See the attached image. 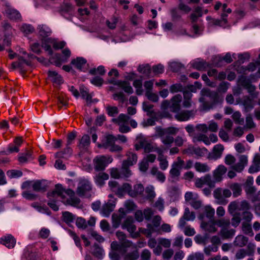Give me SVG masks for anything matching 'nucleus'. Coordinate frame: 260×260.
Here are the masks:
<instances>
[{"mask_svg": "<svg viewBox=\"0 0 260 260\" xmlns=\"http://www.w3.org/2000/svg\"><path fill=\"white\" fill-rule=\"evenodd\" d=\"M116 236L119 243L116 241L111 243V251L109 256L112 260H120L121 256L127 252V248L136 249L137 246L126 239V235L123 232L118 231L116 233Z\"/></svg>", "mask_w": 260, "mask_h": 260, "instance_id": "f257e3e1", "label": "nucleus"}, {"mask_svg": "<svg viewBox=\"0 0 260 260\" xmlns=\"http://www.w3.org/2000/svg\"><path fill=\"white\" fill-rule=\"evenodd\" d=\"M76 193L81 198L91 197L92 194V185L91 182L85 178L81 179L78 184Z\"/></svg>", "mask_w": 260, "mask_h": 260, "instance_id": "f03ea898", "label": "nucleus"}, {"mask_svg": "<svg viewBox=\"0 0 260 260\" xmlns=\"http://www.w3.org/2000/svg\"><path fill=\"white\" fill-rule=\"evenodd\" d=\"M108 184L111 190L119 197H122L126 193L129 194L132 188L128 183H125L120 185L116 181H110Z\"/></svg>", "mask_w": 260, "mask_h": 260, "instance_id": "7ed1b4c3", "label": "nucleus"}, {"mask_svg": "<svg viewBox=\"0 0 260 260\" xmlns=\"http://www.w3.org/2000/svg\"><path fill=\"white\" fill-rule=\"evenodd\" d=\"M64 193L69 196L70 198L75 195V192L73 190L71 189L65 190L61 184H58L55 185V189L53 191L48 193V197L51 199L52 197H55L57 196L63 199L64 198Z\"/></svg>", "mask_w": 260, "mask_h": 260, "instance_id": "20e7f679", "label": "nucleus"}, {"mask_svg": "<svg viewBox=\"0 0 260 260\" xmlns=\"http://www.w3.org/2000/svg\"><path fill=\"white\" fill-rule=\"evenodd\" d=\"M112 161L113 158L111 156L105 155L96 156L93 160L94 169L98 171L104 170Z\"/></svg>", "mask_w": 260, "mask_h": 260, "instance_id": "39448f33", "label": "nucleus"}, {"mask_svg": "<svg viewBox=\"0 0 260 260\" xmlns=\"http://www.w3.org/2000/svg\"><path fill=\"white\" fill-rule=\"evenodd\" d=\"M122 229L126 230L130 234L131 237L133 238H138L139 233L136 232V226L134 224V219L132 216H128L124 220L121 225Z\"/></svg>", "mask_w": 260, "mask_h": 260, "instance_id": "423d86ee", "label": "nucleus"}, {"mask_svg": "<svg viewBox=\"0 0 260 260\" xmlns=\"http://www.w3.org/2000/svg\"><path fill=\"white\" fill-rule=\"evenodd\" d=\"M249 208V205L246 201H233L229 205L228 211L230 214H233L235 211H247Z\"/></svg>", "mask_w": 260, "mask_h": 260, "instance_id": "0eeeda50", "label": "nucleus"}, {"mask_svg": "<svg viewBox=\"0 0 260 260\" xmlns=\"http://www.w3.org/2000/svg\"><path fill=\"white\" fill-rule=\"evenodd\" d=\"M117 140L116 137L109 135L106 137L105 141L103 143L102 146L105 148L109 149L111 152L120 151L122 150V147L115 144Z\"/></svg>", "mask_w": 260, "mask_h": 260, "instance_id": "6e6552de", "label": "nucleus"}, {"mask_svg": "<svg viewBox=\"0 0 260 260\" xmlns=\"http://www.w3.org/2000/svg\"><path fill=\"white\" fill-rule=\"evenodd\" d=\"M237 102L243 106L245 112L251 111L255 106L254 100L247 95L243 96L242 98L239 99V100H237Z\"/></svg>", "mask_w": 260, "mask_h": 260, "instance_id": "1a4fd4ad", "label": "nucleus"}, {"mask_svg": "<svg viewBox=\"0 0 260 260\" xmlns=\"http://www.w3.org/2000/svg\"><path fill=\"white\" fill-rule=\"evenodd\" d=\"M156 133L157 136L160 138L161 142L166 146V148H170L174 141V138L171 135L160 132V130L156 128Z\"/></svg>", "mask_w": 260, "mask_h": 260, "instance_id": "9d476101", "label": "nucleus"}, {"mask_svg": "<svg viewBox=\"0 0 260 260\" xmlns=\"http://www.w3.org/2000/svg\"><path fill=\"white\" fill-rule=\"evenodd\" d=\"M71 64H73L77 70L86 72L88 69V64L86 60L82 57H78L75 59H73L71 61Z\"/></svg>", "mask_w": 260, "mask_h": 260, "instance_id": "9b49d317", "label": "nucleus"}, {"mask_svg": "<svg viewBox=\"0 0 260 260\" xmlns=\"http://www.w3.org/2000/svg\"><path fill=\"white\" fill-rule=\"evenodd\" d=\"M126 212L123 208L119 209V212L114 213L112 216V226L114 228L116 229L121 224L122 219L125 217Z\"/></svg>", "mask_w": 260, "mask_h": 260, "instance_id": "f8f14e48", "label": "nucleus"}, {"mask_svg": "<svg viewBox=\"0 0 260 260\" xmlns=\"http://www.w3.org/2000/svg\"><path fill=\"white\" fill-rule=\"evenodd\" d=\"M182 100L181 94H178L174 96L170 100V109L171 111L176 113L180 109V103Z\"/></svg>", "mask_w": 260, "mask_h": 260, "instance_id": "ddd939ff", "label": "nucleus"}, {"mask_svg": "<svg viewBox=\"0 0 260 260\" xmlns=\"http://www.w3.org/2000/svg\"><path fill=\"white\" fill-rule=\"evenodd\" d=\"M115 207V202L112 200H109L103 205L101 210V213L105 217H108L114 210Z\"/></svg>", "mask_w": 260, "mask_h": 260, "instance_id": "4468645a", "label": "nucleus"}, {"mask_svg": "<svg viewBox=\"0 0 260 260\" xmlns=\"http://www.w3.org/2000/svg\"><path fill=\"white\" fill-rule=\"evenodd\" d=\"M109 82L118 86L121 88L125 92L128 94H132L134 92L133 89L131 86L130 83L126 81H116L113 79H111L109 81Z\"/></svg>", "mask_w": 260, "mask_h": 260, "instance_id": "2eb2a0df", "label": "nucleus"}, {"mask_svg": "<svg viewBox=\"0 0 260 260\" xmlns=\"http://www.w3.org/2000/svg\"><path fill=\"white\" fill-rule=\"evenodd\" d=\"M227 171L226 168L223 165H219L213 172V176L216 182H220L223 179V176Z\"/></svg>", "mask_w": 260, "mask_h": 260, "instance_id": "dca6fc26", "label": "nucleus"}, {"mask_svg": "<svg viewBox=\"0 0 260 260\" xmlns=\"http://www.w3.org/2000/svg\"><path fill=\"white\" fill-rule=\"evenodd\" d=\"M248 158L246 155H241L239 157V161L238 163L232 166V169L237 172H241L245 167L247 165Z\"/></svg>", "mask_w": 260, "mask_h": 260, "instance_id": "f3484780", "label": "nucleus"}, {"mask_svg": "<svg viewBox=\"0 0 260 260\" xmlns=\"http://www.w3.org/2000/svg\"><path fill=\"white\" fill-rule=\"evenodd\" d=\"M5 14L9 19L14 20H18L21 18L20 13L17 10L9 6L6 8Z\"/></svg>", "mask_w": 260, "mask_h": 260, "instance_id": "a211bd4d", "label": "nucleus"}, {"mask_svg": "<svg viewBox=\"0 0 260 260\" xmlns=\"http://www.w3.org/2000/svg\"><path fill=\"white\" fill-rule=\"evenodd\" d=\"M16 240L11 235H8L0 239V244L5 245L9 248H13L16 244Z\"/></svg>", "mask_w": 260, "mask_h": 260, "instance_id": "6ab92c4d", "label": "nucleus"}, {"mask_svg": "<svg viewBox=\"0 0 260 260\" xmlns=\"http://www.w3.org/2000/svg\"><path fill=\"white\" fill-rule=\"evenodd\" d=\"M31 186L34 191L39 192L46 191L48 185L46 181L38 180L33 181Z\"/></svg>", "mask_w": 260, "mask_h": 260, "instance_id": "aec40b11", "label": "nucleus"}, {"mask_svg": "<svg viewBox=\"0 0 260 260\" xmlns=\"http://www.w3.org/2000/svg\"><path fill=\"white\" fill-rule=\"evenodd\" d=\"M165 149L162 148L158 147L157 145L154 143L148 142L146 145L144 151L145 153H149L151 152H156L158 154H160L164 153Z\"/></svg>", "mask_w": 260, "mask_h": 260, "instance_id": "412c9836", "label": "nucleus"}, {"mask_svg": "<svg viewBox=\"0 0 260 260\" xmlns=\"http://www.w3.org/2000/svg\"><path fill=\"white\" fill-rule=\"evenodd\" d=\"M34 158L32 151L27 150L19 154L18 160L20 163L24 164L32 160Z\"/></svg>", "mask_w": 260, "mask_h": 260, "instance_id": "4be33fe9", "label": "nucleus"}, {"mask_svg": "<svg viewBox=\"0 0 260 260\" xmlns=\"http://www.w3.org/2000/svg\"><path fill=\"white\" fill-rule=\"evenodd\" d=\"M260 170V155L256 154L254 157L253 163L249 168V173L252 174Z\"/></svg>", "mask_w": 260, "mask_h": 260, "instance_id": "5701e85b", "label": "nucleus"}, {"mask_svg": "<svg viewBox=\"0 0 260 260\" xmlns=\"http://www.w3.org/2000/svg\"><path fill=\"white\" fill-rule=\"evenodd\" d=\"M193 116V111H184L177 114L175 118L180 121H187Z\"/></svg>", "mask_w": 260, "mask_h": 260, "instance_id": "b1692460", "label": "nucleus"}, {"mask_svg": "<svg viewBox=\"0 0 260 260\" xmlns=\"http://www.w3.org/2000/svg\"><path fill=\"white\" fill-rule=\"evenodd\" d=\"M37 29L39 35L43 38L50 36L52 32L51 29L45 24L39 25Z\"/></svg>", "mask_w": 260, "mask_h": 260, "instance_id": "393cba45", "label": "nucleus"}, {"mask_svg": "<svg viewBox=\"0 0 260 260\" xmlns=\"http://www.w3.org/2000/svg\"><path fill=\"white\" fill-rule=\"evenodd\" d=\"M215 222L210 221L208 222L203 221L201 223V226L205 231L209 233H214L217 231V229L215 227Z\"/></svg>", "mask_w": 260, "mask_h": 260, "instance_id": "a878e982", "label": "nucleus"}, {"mask_svg": "<svg viewBox=\"0 0 260 260\" xmlns=\"http://www.w3.org/2000/svg\"><path fill=\"white\" fill-rule=\"evenodd\" d=\"M147 139L143 136L137 137L136 143L135 144V149L139 150L142 148L144 149L147 143Z\"/></svg>", "mask_w": 260, "mask_h": 260, "instance_id": "bb28decb", "label": "nucleus"}, {"mask_svg": "<svg viewBox=\"0 0 260 260\" xmlns=\"http://www.w3.org/2000/svg\"><path fill=\"white\" fill-rule=\"evenodd\" d=\"M222 190L221 188H217L214 191V197L217 200L218 204L225 205L227 202L222 197Z\"/></svg>", "mask_w": 260, "mask_h": 260, "instance_id": "cd10ccee", "label": "nucleus"}, {"mask_svg": "<svg viewBox=\"0 0 260 260\" xmlns=\"http://www.w3.org/2000/svg\"><path fill=\"white\" fill-rule=\"evenodd\" d=\"M229 187L232 190L234 197L236 198L241 195L242 192V186L240 184L233 183L230 184Z\"/></svg>", "mask_w": 260, "mask_h": 260, "instance_id": "c85d7f7f", "label": "nucleus"}, {"mask_svg": "<svg viewBox=\"0 0 260 260\" xmlns=\"http://www.w3.org/2000/svg\"><path fill=\"white\" fill-rule=\"evenodd\" d=\"M109 175L105 173H100L95 176L94 180L97 185L102 186L105 184V181L108 180Z\"/></svg>", "mask_w": 260, "mask_h": 260, "instance_id": "c756f323", "label": "nucleus"}, {"mask_svg": "<svg viewBox=\"0 0 260 260\" xmlns=\"http://www.w3.org/2000/svg\"><path fill=\"white\" fill-rule=\"evenodd\" d=\"M224 147L221 144L216 145L213 148L212 157L214 159L219 158L222 154Z\"/></svg>", "mask_w": 260, "mask_h": 260, "instance_id": "7c9ffc66", "label": "nucleus"}, {"mask_svg": "<svg viewBox=\"0 0 260 260\" xmlns=\"http://www.w3.org/2000/svg\"><path fill=\"white\" fill-rule=\"evenodd\" d=\"M48 76L51 78V81L56 84L59 85L63 82L61 76L55 71H49Z\"/></svg>", "mask_w": 260, "mask_h": 260, "instance_id": "2f4dec72", "label": "nucleus"}, {"mask_svg": "<svg viewBox=\"0 0 260 260\" xmlns=\"http://www.w3.org/2000/svg\"><path fill=\"white\" fill-rule=\"evenodd\" d=\"M195 170L200 173H206L210 171V167L207 164L196 162L194 166Z\"/></svg>", "mask_w": 260, "mask_h": 260, "instance_id": "473e14b6", "label": "nucleus"}, {"mask_svg": "<svg viewBox=\"0 0 260 260\" xmlns=\"http://www.w3.org/2000/svg\"><path fill=\"white\" fill-rule=\"evenodd\" d=\"M151 173L152 175L155 176L159 181L162 183L166 180V176L164 173L159 171L156 167H153L151 169Z\"/></svg>", "mask_w": 260, "mask_h": 260, "instance_id": "72a5a7b5", "label": "nucleus"}, {"mask_svg": "<svg viewBox=\"0 0 260 260\" xmlns=\"http://www.w3.org/2000/svg\"><path fill=\"white\" fill-rule=\"evenodd\" d=\"M235 233V230L234 229H228L226 228H222L220 234L223 239H229L232 238Z\"/></svg>", "mask_w": 260, "mask_h": 260, "instance_id": "f704fd0d", "label": "nucleus"}, {"mask_svg": "<svg viewBox=\"0 0 260 260\" xmlns=\"http://www.w3.org/2000/svg\"><path fill=\"white\" fill-rule=\"evenodd\" d=\"M248 242V238L243 235H238L235 238L234 244L235 246L242 247L245 246Z\"/></svg>", "mask_w": 260, "mask_h": 260, "instance_id": "c9c22d12", "label": "nucleus"}, {"mask_svg": "<svg viewBox=\"0 0 260 260\" xmlns=\"http://www.w3.org/2000/svg\"><path fill=\"white\" fill-rule=\"evenodd\" d=\"M90 143V137L87 135H84L79 141L78 147L80 149H85L87 148Z\"/></svg>", "mask_w": 260, "mask_h": 260, "instance_id": "e433bc0d", "label": "nucleus"}, {"mask_svg": "<svg viewBox=\"0 0 260 260\" xmlns=\"http://www.w3.org/2000/svg\"><path fill=\"white\" fill-rule=\"evenodd\" d=\"M129 119V117L126 115L120 114L117 118H113L112 121L118 125H121V124H128Z\"/></svg>", "mask_w": 260, "mask_h": 260, "instance_id": "4c0bfd02", "label": "nucleus"}, {"mask_svg": "<svg viewBox=\"0 0 260 260\" xmlns=\"http://www.w3.org/2000/svg\"><path fill=\"white\" fill-rule=\"evenodd\" d=\"M144 188L141 184H137L134 187V190L131 189L129 194L133 197H136L139 194H141L144 191Z\"/></svg>", "mask_w": 260, "mask_h": 260, "instance_id": "58836bf2", "label": "nucleus"}, {"mask_svg": "<svg viewBox=\"0 0 260 260\" xmlns=\"http://www.w3.org/2000/svg\"><path fill=\"white\" fill-rule=\"evenodd\" d=\"M126 156L127 157V159L123 161H126L127 164L130 166H133L137 163L138 157L136 154L129 151L126 153Z\"/></svg>", "mask_w": 260, "mask_h": 260, "instance_id": "ea45409f", "label": "nucleus"}, {"mask_svg": "<svg viewBox=\"0 0 260 260\" xmlns=\"http://www.w3.org/2000/svg\"><path fill=\"white\" fill-rule=\"evenodd\" d=\"M131 166L127 164L126 161H123L120 173L121 176L129 177L132 175L131 171L129 169Z\"/></svg>", "mask_w": 260, "mask_h": 260, "instance_id": "a19ab883", "label": "nucleus"}, {"mask_svg": "<svg viewBox=\"0 0 260 260\" xmlns=\"http://www.w3.org/2000/svg\"><path fill=\"white\" fill-rule=\"evenodd\" d=\"M158 155L157 159L159 162V167L162 170H166L169 166L168 161L167 160L166 157L164 156L163 153Z\"/></svg>", "mask_w": 260, "mask_h": 260, "instance_id": "79ce46f5", "label": "nucleus"}, {"mask_svg": "<svg viewBox=\"0 0 260 260\" xmlns=\"http://www.w3.org/2000/svg\"><path fill=\"white\" fill-rule=\"evenodd\" d=\"M156 128L158 129V130H160V132H162L167 134V135H175L179 131V128L173 126L168 127L166 128H162L160 127H156Z\"/></svg>", "mask_w": 260, "mask_h": 260, "instance_id": "37998d69", "label": "nucleus"}, {"mask_svg": "<svg viewBox=\"0 0 260 260\" xmlns=\"http://www.w3.org/2000/svg\"><path fill=\"white\" fill-rule=\"evenodd\" d=\"M134 249L133 251L127 253L126 252L123 254L124 255V260H136L139 257V254L137 248Z\"/></svg>", "mask_w": 260, "mask_h": 260, "instance_id": "c03bdc74", "label": "nucleus"}, {"mask_svg": "<svg viewBox=\"0 0 260 260\" xmlns=\"http://www.w3.org/2000/svg\"><path fill=\"white\" fill-rule=\"evenodd\" d=\"M184 101L183 102V106L185 108H188L191 106V99L192 94L191 92L186 91L183 93Z\"/></svg>", "mask_w": 260, "mask_h": 260, "instance_id": "a18cd8bd", "label": "nucleus"}, {"mask_svg": "<svg viewBox=\"0 0 260 260\" xmlns=\"http://www.w3.org/2000/svg\"><path fill=\"white\" fill-rule=\"evenodd\" d=\"M180 175V171L175 168L171 166L170 171V176L172 181L178 180L179 177Z\"/></svg>", "mask_w": 260, "mask_h": 260, "instance_id": "49530a36", "label": "nucleus"}, {"mask_svg": "<svg viewBox=\"0 0 260 260\" xmlns=\"http://www.w3.org/2000/svg\"><path fill=\"white\" fill-rule=\"evenodd\" d=\"M203 96H208L214 100L217 96V93L216 92L212 91L208 88H204L201 91Z\"/></svg>", "mask_w": 260, "mask_h": 260, "instance_id": "de8ad7c7", "label": "nucleus"}, {"mask_svg": "<svg viewBox=\"0 0 260 260\" xmlns=\"http://www.w3.org/2000/svg\"><path fill=\"white\" fill-rule=\"evenodd\" d=\"M133 86L136 89V93L141 95L143 92L142 88V80L141 79L135 80L133 82Z\"/></svg>", "mask_w": 260, "mask_h": 260, "instance_id": "09e8293b", "label": "nucleus"}, {"mask_svg": "<svg viewBox=\"0 0 260 260\" xmlns=\"http://www.w3.org/2000/svg\"><path fill=\"white\" fill-rule=\"evenodd\" d=\"M192 66L198 70H204L208 66V63L204 61H197L193 62Z\"/></svg>", "mask_w": 260, "mask_h": 260, "instance_id": "8fccbe9b", "label": "nucleus"}, {"mask_svg": "<svg viewBox=\"0 0 260 260\" xmlns=\"http://www.w3.org/2000/svg\"><path fill=\"white\" fill-rule=\"evenodd\" d=\"M50 61L56 66H60L64 62L60 54H55L50 58Z\"/></svg>", "mask_w": 260, "mask_h": 260, "instance_id": "3c124183", "label": "nucleus"}, {"mask_svg": "<svg viewBox=\"0 0 260 260\" xmlns=\"http://www.w3.org/2000/svg\"><path fill=\"white\" fill-rule=\"evenodd\" d=\"M233 215L232 218V224L235 227H237L241 222V215L239 212L235 211L234 213L231 214Z\"/></svg>", "mask_w": 260, "mask_h": 260, "instance_id": "603ef678", "label": "nucleus"}, {"mask_svg": "<svg viewBox=\"0 0 260 260\" xmlns=\"http://www.w3.org/2000/svg\"><path fill=\"white\" fill-rule=\"evenodd\" d=\"M242 230L246 235L250 236H252L254 235L251 226L248 222H243L242 223Z\"/></svg>", "mask_w": 260, "mask_h": 260, "instance_id": "864d4df0", "label": "nucleus"}, {"mask_svg": "<svg viewBox=\"0 0 260 260\" xmlns=\"http://www.w3.org/2000/svg\"><path fill=\"white\" fill-rule=\"evenodd\" d=\"M22 172L20 170H11L7 172V176L10 178H19L22 176Z\"/></svg>", "mask_w": 260, "mask_h": 260, "instance_id": "5fc2aeb1", "label": "nucleus"}, {"mask_svg": "<svg viewBox=\"0 0 260 260\" xmlns=\"http://www.w3.org/2000/svg\"><path fill=\"white\" fill-rule=\"evenodd\" d=\"M138 71L140 73L146 75L149 77L151 76V70L149 65L144 66H140L138 68Z\"/></svg>", "mask_w": 260, "mask_h": 260, "instance_id": "6e6d98bb", "label": "nucleus"}, {"mask_svg": "<svg viewBox=\"0 0 260 260\" xmlns=\"http://www.w3.org/2000/svg\"><path fill=\"white\" fill-rule=\"evenodd\" d=\"M241 116L239 111H236L233 114L232 117L236 124H242L244 123V118H242Z\"/></svg>", "mask_w": 260, "mask_h": 260, "instance_id": "4d7b16f0", "label": "nucleus"}, {"mask_svg": "<svg viewBox=\"0 0 260 260\" xmlns=\"http://www.w3.org/2000/svg\"><path fill=\"white\" fill-rule=\"evenodd\" d=\"M145 193L146 194V198L150 200H153L155 197L154 187L152 186H148L146 188Z\"/></svg>", "mask_w": 260, "mask_h": 260, "instance_id": "13d9d810", "label": "nucleus"}, {"mask_svg": "<svg viewBox=\"0 0 260 260\" xmlns=\"http://www.w3.org/2000/svg\"><path fill=\"white\" fill-rule=\"evenodd\" d=\"M228 5L226 4H224L222 5L223 13L221 14V19L225 23L227 22L226 18L228 16V14H230L232 12V10L230 8H228Z\"/></svg>", "mask_w": 260, "mask_h": 260, "instance_id": "bf43d9fd", "label": "nucleus"}, {"mask_svg": "<svg viewBox=\"0 0 260 260\" xmlns=\"http://www.w3.org/2000/svg\"><path fill=\"white\" fill-rule=\"evenodd\" d=\"M59 198L57 196H56L55 197H51V199H49V201L48 203V206L54 211H57L58 210V207L56 204L57 199Z\"/></svg>", "mask_w": 260, "mask_h": 260, "instance_id": "052dcab7", "label": "nucleus"}, {"mask_svg": "<svg viewBox=\"0 0 260 260\" xmlns=\"http://www.w3.org/2000/svg\"><path fill=\"white\" fill-rule=\"evenodd\" d=\"M204 256L202 253L201 252H195L190 254L187 260H204Z\"/></svg>", "mask_w": 260, "mask_h": 260, "instance_id": "680f3d73", "label": "nucleus"}, {"mask_svg": "<svg viewBox=\"0 0 260 260\" xmlns=\"http://www.w3.org/2000/svg\"><path fill=\"white\" fill-rule=\"evenodd\" d=\"M89 73L91 75H94L99 74L101 75H104L105 73V70L104 67L100 66L98 68H93L90 70Z\"/></svg>", "mask_w": 260, "mask_h": 260, "instance_id": "e2e57ef3", "label": "nucleus"}, {"mask_svg": "<svg viewBox=\"0 0 260 260\" xmlns=\"http://www.w3.org/2000/svg\"><path fill=\"white\" fill-rule=\"evenodd\" d=\"M204 212L206 217L210 219L214 215L215 210L210 206H206L204 208Z\"/></svg>", "mask_w": 260, "mask_h": 260, "instance_id": "0e129e2a", "label": "nucleus"}, {"mask_svg": "<svg viewBox=\"0 0 260 260\" xmlns=\"http://www.w3.org/2000/svg\"><path fill=\"white\" fill-rule=\"evenodd\" d=\"M206 185H207L210 188H214L215 186V183L216 181L213 178H211V176L208 174L205 176V179Z\"/></svg>", "mask_w": 260, "mask_h": 260, "instance_id": "69168bd1", "label": "nucleus"}, {"mask_svg": "<svg viewBox=\"0 0 260 260\" xmlns=\"http://www.w3.org/2000/svg\"><path fill=\"white\" fill-rule=\"evenodd\" d=\"M62 217L63 220L66 223L72 222L75 218L74 216L71 213L68 211L63 212Z\"/></svg>", "mask_w": 260, "mask_h": 260, "instance_id": "338daca9", "label": "nucleus"}, {"mask_svg": "<svg viewBox=\"0 0 260 260\" xmlns=\"http://www.w3.org/2000/svg\"><path fill=\"white\" fill-rule=\"evenodd\" d=\"M22 197L26 200H34L37 199V196L30 191L26 190L22 192Z\"/></svg>", "mask_w": 260, "mask_h": 260, "instance_id": "774afa93", "label": "nucleus"}]
</instances>
